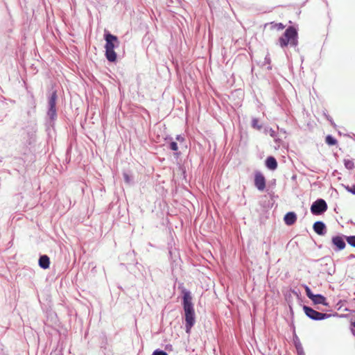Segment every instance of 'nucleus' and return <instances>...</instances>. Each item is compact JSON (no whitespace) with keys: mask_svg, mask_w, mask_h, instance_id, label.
<instances>
[{"mask_svg":"<svg viewBox=\"0 0 355 355\" xmlns=\"http://www.w3.org/2000/svg\"><path fill=\"white\" fill-rule=\"evenodd\" d=\"M182 305L184 312L185 331L187 334H190L192 327L196 324L194 306L192 302L191 292L186 288H183L182 290Z\"/></svg>","mask_w":355,"mask_h":355,"instance_id":"nucleus-1","label":"nucleus"},{"mask_svg":"<svg viewBox=\"0 0 355 355\" xmlns=\"http://www.w3.org/2000/svg\"><path fill=\"white\" fill-rule=\"evenodd\" d=\"M105 44L104 48L105 56L108 62H116L117 60V54L115 52V49H117L120 46V41L118 37L115 35L112 34L108 31H105L103 35Z\"/></svg>","mask_w":355,"mask_h":355,"instance_id":"nucleus-2","label":"nucleus"},{"mask_svg":"<svg viewBox=\"0 0 355 355\" xmlns=\"http://www.w3.org/2000/svg\"><path fill=\"white\" fill-rule=\"evenodd\" d=\"M277 44L282 49H284L290 45L296 48L298 45V30L293 26H289L285 30L284 33L279 38Z\"/></svg>","mask_w":355,"mask_h":355,"instance_id":"nucleus-3","label":"nucleus"},{"mask_svg":"<svg viewBox=\"0 0 355 355\" xmlns=\"http://www.w3.org/2000/svg\"><path fill=\"white\" fill-rule=\"evenodd\" d=\"M58 99L57 91L52 90L47 98V111L46 123L49 127L54 128L58 117L56 102Z\"/></svg>","mask_w":355,"mask_h":355,"instance_id":"nucleus-4","label":"nucleus"},{"mask_svg":"<svg viewBox=\"0 0 355 355\" xmlns=\"http://www.w3.org/2000/svg\"><path fill=\"white\" fill-rule=\"evenodd\" d=\"M352 247L355 248V235L345 236V235H336L332 237L331 241L334 246L335 251H340L345 249L346 246L345 241Z\"/></svg>","mask_w":355,"mask_h":355,"instance_id":"nucleus-5","label":"nucleus"},{"mask_svg":"<svg viewBox=\"0 0 355 355\" xmlns=\"http://www.w3.org/2000/svg\"><path fill=\"white\" fill-rule=\"evenodd\" d=\"M302 309L306 317L314 321H321L325 319H328L332 315H338L337 313L334 315L326 313H320L306 305H303Z\"/></svg>","mask_w":355,"mask_h":355,"instance_id":"nucleus-6","label":"nucleus"},{"mask_svg":"<svg viewBox=\"0 0 355 355\" xmlns=\"http://www.w3.org/2000/svg\"><path fill=\"white\" fill-rule=\"evenodd\" d=\"M328 209L326 201L322 198H318L315 200L310 208L311 212L314 216L323 214Z\"/></svg>","mask_w":355,"mask_h":355,"instance_id":"nucleus-7","label":"nucleus"},{"mask_svg":"<svg viewBox=\"0 0 355 355\" xmlns=\"http://www.w3.org/2000/svg\"><path fill=\"white\" fill-rule=\"evenodd\" d=\"M254 187L260 191H263L266 189V178L259 171H256L254 172Z\"/></svg>","mask_w":355,"mask_h":355,"instance_id":"nucleus-8","label":"nucleus"},{"mask_svg":"<svg viewBox=\"0 0 355 355\" xmlns=\"http://www.w3.org/2000/svg\"><path fill=\"white\" fill-rule=\"evenodd\" d=\"M313 231L320 236H324L327 233V226L321 220L315 222L313 225Z\"/></svg>","mask_w":355,"mask_h":355,"instance_id":"nucleus-9","label":"nucleus"},{"mask_svg":"<svg viewBox=\"0 0 355 355\" xmlns=\"http://www.w3.org/2000/svg\"><path fill=\"white\" fill-rule=\"evenodd\" d=\"M310 300L314 304H322L326 306H329L327 301V298L322 294H314Z\"/></svg>","mask_w":355,"mask_h":355,"instance_id":"nucleus-10","label":"nucleus"},{"mask_svg":"<svg viewBox=\"0 0 355 355\" xmlns=\"http://www.w3.org/2000/svg\"><path fill=\"white\" fill-rule=\"evenodd\" d=\"M297 218V214L294 211H288L284 215V221L286 225L291 226L296 222Z\"/></svg>","mask_w":355,"mask_h":355,"instance_id":"nucleus-11","label":"nucleus"},{"mask_svg":"<svg viewBox=\"0 0 355 355\" xmlns=\"http://www.w3.org/2000/svg\"><path fill=\"white\" fill-rule=\"evenodd\" d=\"M265 166L268 169L275 171L277 168L278 164L275 157L268 156L265 160Z\"/></svg>","mask_w":355,"mask_h":355,"instance_id":"nucleus-12","label":"nucleus"},{"mask_svg":"<svg viewBox=\"0 0 355 355\" xmlns=\"http://www.w3.org/2000/svg\"><path fill=\"white\" fill-rule=\"evenodd\" d=\"M51 263L50 258L46 254H42L39 257L38 265L42 269H47L49 268Z\"/></svg>","mask_w":355,"mask_h":355,"instance_id":"nucleus-13","label":"nucleus"},{"mask_svg":"<svg viewBox=\"0 0 355 355\" xmlns=\"http://www.w3.org/2000/svg\"><path fill=\"white\" fill-rule=\"evenodd\" d=\"M28 104L31 107V109L28 110L27 114L28 116H31L32 114H35L36 107L35 100L33 94H31V98L28 100Z\"/></svg>","mask_w":355,"mask_h":355,"instance_id":"nucleus-14","label":"nucleus"},{"mask_svg":"<svg viewBox=\"0 0 355 355\" xmlns=\"http://www.w3.org/2000/svg\"><path fill=\"white\" fill-rule=\"evenodd\" d=\"M325 142L327 145L332 146L337 144V139L331 135H328L325 137Z\"/></svg>","mask_w":355,"mask_h":355,"instance_id":"nucleus-15","label":"nucleus"},{"mask_svg":"<svg viewBox=\"0 0 355 355\" xmlns=\"http://www.w3.org/2000/svg\"><path fill=\"white\" fill-rule=\"evenodd\" d=\"M123 177L124 182L126 184L130 185L134 183V179H133L132 175H130L128 173L124 172L123 173Z\"/></svg>","mask_w":355,"mask_h":355,"instance_id":"nucleus-16","label":"nucleus"},{"mask_svg":"<svg viewBox=\"0 0 355 355\" xmlns=\"http://www.w3.org/2000/svg\"><path fill=\"white\" fill-rule=\"evenodd\" d=\"M169 148L173 150V151H175V155H177V156H179L180 155V152H178V144L177 142L174 141H171L170 143H169Z\"/></svg>","mask_w":355,"mask_h":355,"instance_id":"nucleus-17","label":"nucleus"},{"mask_svg":"<svg viewBox=\"0 0 355 355\" xmlns=\"http://www.w3.org/2000/svg\"><path fill=\"white\" fill-rule=\"evenodd\" d=\"M251 125L253 128L258 130H260L262 128V125L259 124V119L257 118H252Z\"/></svg>","mask_w":355,"mask_h":355,"instance_id":"nucleus-18","label":"nucleus"},{"mask_svg":"<svg viewBox=\"0 0 355 355\" xmlns=\"http://www.w3.org/2000/svg\"><path fill=\"white\" fill-rule=\"evenodd\" d=\"M344 165L348 170H352L354 168V162L352 159H344Z\"/></svg>","mask_w":355,"mask_h":355,"instance_id":"nucleus-19","label":"nucleus"},{"mask_svg":"<svg viewBox=\"0 0 355 355\" xmlns=\"http://www.w3.org/2000/svg\"><path fill=\"white\" fill-rule=\"evenodd\" d=\"M302 286L305 290L306 296L311 299L313 296L314 293L311 291V289L307 285L303 284Z\"/></svg>","mask_w":355,"mask_h":355,"instance_id":"nucleus-20","label":"nucleus"},{"mask_svg":"<svg viewBox=\"0 0 355 355\" xmlns=\"http://www.w3.org/2000/svg\"><path fill=\"white\" fill-rule=\"evenodd\" d=\"M343 187L349 193H352V195H355V184H352V186L343 185Z\"/></svg>","mask_w":355,"mask_h":355,"instance_id":"nucleus-21","label":"nucleus"},{"mask_svg":"<svg viewBox=\"0 0 355 355\" xmlns=\"http://www.w3.org/2000/svg\"><path fill=\"white\" fill-rule=\"evenodd\" d=\"M293 342H294V345H295V347L296 348V350L300 349H300L303 348L302 345V344H301V343H300V340H299L297 336H295V338L293 340Z\"/></svg>","mask_w":355,"mask_h":355,"instance_id":"nucleus-22","label":"nucleus"},{"mask_svg":"<svg viewBox=\"0 0 355 355\" xmlns=\"http://www.w3.org/2000/svg\"><path fill=\"white\" fill-rule=\"evenodd\" d=\"M152 355H168L166 352L163 349H156L153 351Z\"/></svg>","mask_w":355,"mask_h":355,"instance_id":"nucleus-23","label":"nucleus"},{"mask_svg":"<svg viewBox=\"0 0 355 355\" xmlns=\"http://www.w3.org/2000/svg\"><path fill=\"white\" fill-rule=\"evenodd\" d=\"M272 26L278 31L283 30L285 28L282 23H276Z\"/></svg>","mask_w":355,"mask_h":355,"instance_id":"nucleus-24","label":"nucleus"},{"mask_svg":"<svg viewBox=\"0 0 355 355\" xmlns=\"http://www.w3.org/2000/svg\"><path fill=\"white\" fill-rule=\"evenodd\" d=\"M271 63V59L270 57V54L268 53L264 58V64L270 65Z\"/></svg>","mask_w":355,"mask_h":355,"instance_id":"nucleus-25","label":"nucleus"},{"mask_svg":"<svg viewBox=\"0 0 355 355\" xmlns=\"http://www.w3.org/2000/svg\"><path fill=\"white\" fill-rule=\"evenodd\" d=\"M326 119L330 122L331 125L334 127L336 126V124L333 120V119L328 114H324Z\"/></svg>","mask_w":355,"mask_h":355,"instance_id":"nucleus-26","label":"nucleus"},{"mask_svg":"<svg viewBox=\"0 0 355 355\" xmlns=\"http://www.w3.org/2000/svg\"><path fill=\"white\" fill-rule=\"evenodd\" d=\"M350 330L353 336H355V321L351 322Z\"/></svg>","mask_w":355,"mask_h":355,"instance_id":"nucleus-27","label":"nucleus"},{"mask_svg":"<svg viewBox=\"0 0 355 355\" xmlns=\"http://www.w3.org/2000/svg\"><path fill=\"white\" fill-rule=\"evenodd\" d=\"M175 139L178 141L182 142L184 141V137L181 135H178L175 137Z\"/></svg>","mask_w":355,"mask_h":355,"instance_id":"nucleus-28","label":"nucleus"},{"mask_svg":"<svg viewBox=\"0 0 355 355\" xmlns=\"http://www.w3.org/2000/svg\"><path fill=\"white\" fill-rule=\"evenodd\" d=\"M269 134H270V137H275L277 135L276 132L272 128L269 129Z\"/></svg>","mask_w":355,"mask_h":355,"instance_id":"nucleus-29","label":"nucleus"},{"mask_svg":"<svg viewBox=\"0 0 355 355\" xmlns=\"http://www.w3.org/2000/svg\"><path fill=\"white\" fill-rule=\"evenodd\" d=\"M296 351H297V355H305V353H304V352L303 348H302V349H300H300L296 350Z\"/></svg>","mask_w":355,"mask_h":355,"instance_id":"nucleus-30","label":"nucleus"},{"mask_svg":"<svg viewBox=\"0 0 355 355\" xmlns=\"http://www.w3.org/2000/svg\"><path fill=\"white\" fill-rule=\"evenodd\" d=\"M296 351H297V355H305V353H304V352L303 348H302V349H300H300L296 350Z\"/></svg>","mask_w":355,"mask_h":355,"instance_id":"nucleus-31","label":"nucleus"},{"mask_svg":"<svg viewBox=\"0 0 355 355\" xmlns=\"http://www.w3.org/2000/svg\"><path fill=\"white\" fill-rule=\"evenodd\" d=\"M318 261H320L322 262V263L326 261H329L330 263H331V261L329 258H322V259H319Z\"/></svg>","mask_w":355,"mask_h":355,"instance_id":"nucleus-32","label":"nucleus"},{"mask_svg":"<svg viewBox=\"0 0 355 355\" xmlns=\"http://www.w3.org/2000/svg\"><path fill=\"white\" fill-rule=\"evenodd\" d=\"M292 293L297 297H299L300 295V292L299 291L292 290Z\"/></svg>","mask_w":355,"mask_h":355,"instance_id":"nucleus-33","label":"nucleus"},{"mask_svg":"<svg viewBox=\"0 0 355 355\" xmlns=\"http://www.w3.org/2000/svg\"><path fill=\"white\" fill-rule=\"evenodd\" d=\"M355 259V254H350L347 257V259L350 260V259Z\"/></svg>","mask_w":355,"mask_h":355,"instance_id":"nucleus-34","label":"nucleus"},{"mask_svg":"<svg viewBox=\"0 0 355 355\" xmlns=\"http://www.w3.org/2000/svg\"><path fill=\"white\" fill-rule=\"evenodd\" d=\"M334 271H335V269H333V270H332V271H331V270H328V271H327V272H328V274H329V275H332V273H334Z\"/></svg>","mask_w":355,"mask_h":355,"instance_id":"nucleus-35","label":"nucleus"},{"mask_svg":"<svg viewBox=\"0 0 355 355\" xmlns=\"http://www.w3.org/2000/svg\"><path fill=\"white\" fill-rule=\"evenodd\" d=\"M267 69H268V70L272 69V66H271V64L268 65V66L267 67Z\"/></svg>","mask_w":355,"mask_h":355,"instance_id":"nucleus-36","label":"nucleus"},{"mask_svg":"<svg viewBox=\"0 0 355 355\" xmlns=\"http://www.w3.org/2000/svg\"><path fill=\"white\" fill-rule=\"evenodd\" d=\"M169 255L171 257H172V251L171 250H169Z\"/></svg>","mask_w":355,"mask_h":355,"instance_id":"nucleus-37","label":"nucleus"},{"mask_svg":"<svg viewBox=\"0 0 355 355\" xmlns=\"http://www.w3.org/2000/svg\"><path fill=\"white\" fill-rule=\"evenodd\" d=\"M295 178H296V175H293L292 179L295 180Z\"/></svg>","mask_w":355,"mask_h":355,"instance_id":"nucleus-38","label":"nucleus"}]
</instances>
